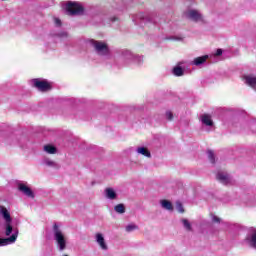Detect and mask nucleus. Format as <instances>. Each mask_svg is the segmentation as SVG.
<instances>
[{"instance_id":"1","label":"nucleus","mask_w":256,"mask_h":256,"mask_svg":"<svg viewBox=\"0 0 256 256\" xmlns=\"http://www.w3.org/2000/svg\"><path fill=\"white\" fill-rule=\"evenodd\" d=\"M0 213L5 221L4 224V235L8 238H0V247H5V245H13L15 241H17V237H19V230L13 229L11 223L13 219L11 218V214L9 210L5 208V206H0ZM11 235V236H10Z\"/></svg>"},{"instance_id":"2","label":"nucleus","mask_w":256,"mask_h":256,"mask_svg":"<svg viewBox=\"0 0 256 256\" xmlns=\"http://www.w3.org/2000/svg\"><path fill=\"white\" fill-rule=\"evenodd\" d=\"M143 57L133 54L131 50L123 49L119 52V67H131V65H141Z\"/></svg>"},{"instance_id":"3","label":"nucleus","mask_w":256,"mask_h":256,"mask_svg":"<svg viewBox=\"0 0 256 256\" xmlns=\"http://www.w3.org/2000/svg\"><path fill=\"white\" fill-rule=\"evenodd\" d=\"M53 240L55 241L59 251L67 249V236L61 228V225L54 223L52 227Z\"/></svg>"},{"instance_id":"4","label":"nucleus","mask_w":256,"mask_h":256,"mask_svg":"<svg viewBox=\"0 0 256 256\" xmlns=\"http://www.w3.org/2000/svg\"><path fill=\"white\" fill-rule=\"evenodd\" d=\"M87 43L92 47L99 57H104V59H109L111 57V50L109 49V44L104 41H99L95 39L87 40Z\"/></svg>"},{"instance_id":"5","label":"nucleus","mask_w":256,"mask_h":256,"mask_svg":"<svg viewBox=\"0 0 256 256\" xmlns=\"http://www.w3.org/2000/svg\"><path fill=\"white\" fill-rule=\"evenodd\" d=\"M65 11L68 15H83V6L79 2H68L65 5Z\"/></svg>"},{"instance_id":"6","label":"nucleus","mask_w":256,"mask_h":256,"mask_svg":"<svg viewBox=\"0 0 256 256\" xmlns=\"http://www.w3.org/2000/svg\"><path fill=\"white\" fill-rule=\"evenodd\" d=\"M133 21L136 25H140L139 21H141V23H155L153 14H146L143 12L137 14L136 17L133 18Z\"/></svg>"},{"instance_id":"7","label":"nucleus","mask_w":256,"mask_h":256,"mask_svg":"<svg viewBox=\"0 0 256 256\" xmlns=\"http://www.w3.org/2000/svg\"><path fill=\"white\" fill-rule=\"evenodd\" d=\"M186 17L190 19V21H194V23L203 22V14L195 9H190L186 12Z\"/></svg>"},{"instance_id":"8","label":"nucleus","mask_w":256,"mask_h":256,"mask_svg":"<svg viewBox=\"0 0 256 256\" xmlns=\"http://www.w3.org/2000/svg\"><path fill=\"white\" fill-rule=\"evenodd\" d=\"M31 83L33 87H36L39 91H49L51 89V85L45 80L33 79Z\"/></svg>"},{"instance_id":"9","label":"nucleus","mask_w":256,"mask_h":256,"mask_svg":"<svg viewBox=\"0 0 256 256\" xmlns=\"http://www.w3.org/2000/svg\"><path fill=\"white\" fill-rule=\"evenodd\" d=\"M18 189L19 191H21V193H23V195H26V197H29L30 199H35V193H33V190H31V188H29L27 185L19 184Z\"/></svg>"},{"instance_id":"10","label":"nucleus","mask_w":256,"mask_h":256,"mask_svg":"<svg viewBox=\"0 0 256 256\" xmlns=\"http://www.w3.org/2000/svg\"><path fill=\"white\" fill-rule=\"evenodd\" d=\"M216 179H218L223 185H229V183H231V176H229L227 172H218Z\"/></svg>"},{"instance_id":"11","label":"nucleus","mask_w":256,"mask_h":256,"mask_svg":"<svg viewBox=\"0 0 256 256\" xmlns=\"http://www.w3.org/2000/svg\"><path fill=\"white\" fill-rule=\"evenodd\" d=\"M201 122L205 127H209V129H206V131H211V129H213V119H211V115L203 114L201 116Z\"/></svg>"},{"instance_id":"12","label":"nucleus","mask_w":256,"mask_h":256,"mask_svg":"<svg viewBox=\"0 0 256 256\" xmlns=\"http://www.w3.org/2000/svg\"><path fill=\"white\" fill-rule=\"evenodd\" d=\"M95 239H96V243L99 245L102 251H107V249H109V247L107 246V242H105V237H103V234L97 233L95 235Z\"/></svg>"},{"instance_id":"13","label":"nucleus","mask_w":256,"mask_h":256,"mask_svg":"<svg viewBox=\"0 0 256 256\" xmlns=\"http://www.w3.org/2000/svg\"><path fill=\"white\" fill-rule=\"evenodd\" d=\"M244 83L248 85L249 87H252V89L256 90V76L255 75H246L243 77Z\"/></svg>"},{"instance_id":"14","label":"nucleus","mask_w":256,"mask_h":256,"mask_svg":"<svg viewBox=\"0 0 256 256\" xmlns=\"http://www.w3.org/2000/svg\"><path fill=\"white\" fill-rule=\"evenodd\" d=\"M105 197L106 199H110V201H113L117 199V192L113 188H106L105 189Z\"/></svg>"},{"instance_id":"15","label":"nucleus","mask_w":256,"mask_h":256,"mask_svg":"<svg viewBox=\"0 0 256 256\" xmlns=\"http://www.w3.org/2000/svg\"><path fill=\"white\" fill-rule=\"evenodd\" d=\"M207 59H209V55L197 57L193 60L192 65H196V67H199V65H203V63H205Z\"/></svg>"},{"instance_id":"16","label":"nucleus","mask_w":256,"mask_h":256,"mask_svg":"<svg viewBox=\"0 0 256 256\" xmlns=\"http://www.w3.org/2000/svg\"><path fill=\"white\" fill-rule=\"evenodd\" d=\"M136 153H138V155H143L144 157H151V152H149L146 147H138Z\"/></svg>"},{"instance_id":"17","label":"nucleus","mask_w":256,"mask_h":256,"mask_svg":"<svg viewBox=\"0 0 256 256\" xmlns=\"http://www.w3.org/2000/svg\"><path fill=\"white\" fill-rule=\"evenodd\" d=\"M45 153H48L49 155H55L57 153V148L55 146L48 144L44 146Z\"/></svg>"},{"instance_id":"18","label":"nucleus","mask_w":256,"mask_h":256,"mask_svg":"<svg viewBox=\"0 0 256 256\" xmlns=\"http://www.w3.org/2000/svg\"><path fill=\"white\" fill-rule=\"evenodd\" d=\"M184 73L185 70H183L181 66H176L173 68V75H175L176 77H183Z\"/></svg>"},{"instance_id":"19","label":"nucleus","mask_w":256,"mask_h":256,"mask_svg":"<svg viewBox=\"0 0 256 256\" xmlns=\"http://www.w3.org/2000/svg\"><path fill=\"white\" fill-rule=\"evenodd\" d=\"M161 206L163 209H167V211H173V204L169 200H162Z\"/></svg>"},{"instance_id":"20","label":"nucleus","mask_w":256,"mask_h":256,"mask_svg":"<svg viewBox=\"0 0 256 256\" xmlns=\"http://www.w3.org/2000/svg\"><path fill=\"white\" fill-rule=\"evenodd\" d=\"M43 163L47 165V167H57V163L49 158H45Z\"/></svg>"},{"instance_id":"21","label":"nucleus","mask_w":256,"mask_h":256,"mask_svg":"<svg viewBox=\"0 0 256 256\" xmlns=\"http://www.w3.org/2000/svg\"><path fill=\"white\" fill-rule=\"evenodd\" d=\"M114 210L116 211V213H120L123 214L125 213V205L123 204H118L114 207Z\"/></svg>"},{"instance_id":"22","label":"nucleus","mask_w":256,"mask_h":256,"mask_svg":"<svg viewBox=\"0 0 256 256\" xmlns=\"http://www.w3.org/2000/svg\"><path fill=\"white\" fill-rule=\"evenodd\" d=\"M250 246L256 249V232H254L249 239Z\"/></svg>"},{"instance_id":"23","label":"nucleus","mask_w":256,"mask_h":256,"mask_svg":"<svg viewBox=\"0 0 256 256\" xmlns=\"http://www.w3.org/2000/svg\"><path fill=\"white\" fill-rule=\"evenodd\" d=\"M127 233H131L132 231H136V229H139V227L135 224H129L126 226Z\"/></svg>"},{"instance_id":"24","label":"nucleus","mask_w":256,"mask_h":256,"mask_svg":"<svg viewBox=\"0 0 256 256\" xmlns=\"http://www.w3.org/2000/svg\"><path fill=\"white\" fill-rule=\"evenodd\" d=\"M182 223L186 231H191V223L187 219H182Z\"/></svg>"},{"instance_id":"25","label":"nucleus","mask_w":256,"mask_h":256,"mask_svg":"<svg viewBox=\"0 0 256 256\" xmlns=\"http://www.w3.org/2000/svg\"><path fill=\"white\" fill-rule=\"evenodd\" d=\"M208 159L210 163L215 164V154L211 150L208 151Z\"/></svg>"},{"instance_id":"26","label":"nucleus","mask_w":256,"mask_h":256,"mask_svg":"<svg viewBox=\"0 0 256 256\" xmlns=\"http://www.w3.org/2000/svg\"><path fill=\"white\" fill-rule=\"evenodd\" d=\"M176 208L179 213H185V210L183 209V204H181L180 202L176 203Z\"/></svg>"},{"instance_id":"27","label":"nucleus","mask_w":256,"mask_h":256,"mask_svg":"<svg viewBox=\"0 0 256 256\" xmlns=\"http://www.w3.org/2000/svg\"><path fill=\"white\" fill-rule=\"evenodd\" d=\"M166 118L168 119V121H172L173 120V113H171V111H167L166 112Z\"/></svg>"},{"instance_id":"28","label":"nucleus","mask_w":256,"mask_h":256,"mask_svg":"<svg viewBox=\"0 0 256 256\" xmlns=\"http://www.w3.org/2000/svg\"><path fill=\"white\" fill-rule=\"evenodd\" d=\"M212 221H213V223H221V218H219L215 215H212Z\"/></svg>"},{"instance_id":"29","label":"nucleus","mask_w":256,"mask_h":256,"mask_svg":"<svg viewBox=\"0 0 256 256\" xmlns=\"http://www.w3.org/2000/svg\"><path fill=\"white\" fill-rule=\"evenodd\" d=\"M220 55H223V50L222 49H217L216 53L213 55V57H220Z\"/></svg>"},{"instance_id":"30","label":"nucleus","mask_w":256,"mask_h":256,"mask_svg":"<svg viewBox=\"0 0 256 256\" xmlns=\"http://www.w3.org/2000/svg\"><path fill=\"white\" fill-rule=\"evenodd\" d=\"M171 39H173V41H183V37L182 36H174Z\"/></svg>"},{"instance_id":"31","label":"nucleus","mask_w":256,"mask_h":256,"mask_svg":"<svg viewBox=\"0 0 256 256\" xmlns=\"http://www.w3.org/2000/svg\"><path fill=\"white\" fill-rule=\"evenodd\" d=\"M56 27H61V20L59 18H55Z\"/></svg>"},{"instance_id":"32","label":"nucleus","mask_w":256,"mask_h":256,"mask_svg":"<svg viewBox=\"0 0 256 256\" xmlns=\"http://www.w3.org/2000/svg\"><path fill=\"white\" fill-rule=\"evenodd\" d=\"M59 37H68L67 32H62L60 34H58Z\"/></svg>"},{"instance_id":"33","label":"nucleus","mask_w":256,"mask_h":256,"mask_svg":"<svg viewBox=\"0 0 256 256\" xmlns=\"http://www.w3.org/2000/svg\"><path fill=\"white\" fill-rule=\"evenodd\" d=\"M112 21H117V18H114Z\"/></svg>"},{"instance_id":"34","label":"nucleus","mask_w":256,"mask_h":256,"mask_svg":"<svg viewBox=\"0 0 256 256\" xmlns=\"http://www.w3.org/2000/svg\"><path fill=\"white\" fill-rule=\"evenodd\" d=\"M130 151H133V148H130Z\"/></svg>"}]
</instances>
